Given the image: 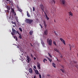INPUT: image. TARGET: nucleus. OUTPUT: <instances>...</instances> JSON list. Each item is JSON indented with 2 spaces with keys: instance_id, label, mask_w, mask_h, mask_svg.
Listing matches in <instances>:
<instances>
[{
  "instance_id": "1",
  "label": "nucleus",
  "mask_w": 78,
  "mask_h": 78,
  "mask_svg": "<svg viewBox=\"0 0 78 78\" xmlns=\"http://www.w3.org/2000/svg\"><path fill=\"white\" fill-rule=\"evenodd\" d=\"M25 22L27 23H29V24H31L32 22H33V20H30L28 19H27L25 20Z\"/></svg>"
},
{
  "instance_id": "2",
  "label": "nucleus",
  "mask_w": 78,
  "mask_h": 78,
  "mask_svg": "<svg viewBox=\"0 0 78 78\" xmlns=\"http://www.w3.org/2000/svg\"><path fill=\"white\" fill-rule=\"evenodd\" d=\"M47 42L48 44V45H52V40H51L50 39L49 40L48 39V38L47 39Z\"/></svg>"
},
{
  "instance_id": "3",
  "label": "nucleus",
  "mask_w": 78,
  "mask_h": 78,
  "mask_svg": "<svg viewBox=\"0 0 78 78\" xmlns=\"http://www.w3.org/2000/svg\"><path fill=\"white\" fill-rule=\"evenodd\" d=\"M40 7L41 9L43 11V12H44V5L42 4L40 5Z\"/></svg>"
},
{
  "instance_id": "4",
  "label": "nucleus",
  "mask_w": 78,
  "mask_h": 78,
  "mask_svg": "<svg viewBox=\"0 0 78 78\" xmlns=\"http://www.w3.org/2000/svg\"><path fill=\"white\" fill-rule=\"evenodd\" d=\"M61 3L62 5H64L66 4V1L65 0H62L61 1Z\"/></svg>"
},
{
  "instance_id": "5",
  "label": "nucleus",
  "mask_w": 78,
  "mask_h": 78,
  "mask_svg": "<svg viewBox=\"0 0 78 78\" xmlns=\"http://www.w3.org/2000/svg\"><path fill=\"white\" fill-rule=\"evenodd\" d=\"M12 31L13 33L16 34H17V32L16 31V30L14 29V28H12Z\"/></svg>"
},
{
  "instance_id": "6",
  "label": "nucleus",
  "mask_w": 78,
  "mask_h": 78,
  "mask_svg": "<svg viewBox=\"0 0 78 78\" xmlns=\"http://www.w3.org/2000/svg\"><path fill=\"white\" fill-rule=\"evenodd\" d=\"M37 67L38 69H41V64L39 62L37 63Z\"/></svg>"
},
{
  "instance_id": "7",
  "label": "nucleus",
  "mask_w": 78,
  "mask_h": 78,
  "mask_svg": "<svg viewBox=\"0 0 78 78\" xmlns=\"http://www.w3.org/2000/svg\"><path fill=\"white\" fill-rule=\"evenodd\" d=\"M60 41H61L62 42L63 44H64V45H66V42H65V41H64V40L62 38H60Z\"/></svg>"
},
{
  "instance_id": "8",
  "label": "nucleus",
  "mask_w": 78,
  "mask_h": 78,
  "mask_svg": "<svg viewBox=\"0 0 78 78\" xmlns=\"http://www.w3.org/2000/svg\"><path fill=\"white\" fill-rule=\"evenodd\" d=\"M27 60L28 61L27 62H29L30 61V58L29 57V56H27Z\"/></svg>"
},
{
  "instance_id": "9",
  "label": "nucleus",
  "mask_w": 78,
  "mask_h": 78,
  "mask_svg": "<svg viewBox=\"0 0 78 78\" xmlns=\"http://www.w3.org/2000/svg\"><path fill=\"white\" fill-rule=\"evenodd\" d=\"M48 34V30H46L44 32V35H47Z\"/></svg>"
},
{
  "instance_id": "10",
  "label": "nucleus",
  "mask_w": 78,
  "mask_h": 78,
  "mask_svg": "<svg viewBox=\"0 0 78 78\" xmlns=\"http://www.w3.org/2000/svg\"><path fill=\"white\" fill-rule=\"evenodd\" d=\"M44 27H45V28H47V24L45 22V21H44Z\"/></svg>"
},
{
  "instance_id": "11",
  "label": "nucleus",
  "mask_w": 78,
  "mask_h": 78,
  "mask_svg": "<svg viewBox=\"0 0 78 78\" xmlns=\"http://www.w3.org/2000/svg\"><path fill=\"white\" fill-rule=\"evenodd\" d=\"M6 8L8 10H10L11 9V6L9 5H7L6 6Z\"/></svg>"
},
{
  "instance_id": "12",
  "label": "nucleus",
  "mask_w": 78,
  "mask_h": 78,
  "mask_svg": "<svg viewBox=\"0 0 78 78\" xmlns=\"http://www.w3.org/2000/svg\"><path fill=\"white\" fill-rule=\"evenodd\" d=\"M29 71L30 73H33V70L31 68H30L29 69Z\"/></svg>"
},
{
  "instance_id": "13",
  "label": "nucleus",
  "mask_w": 78,
  "mask_h": 78,
  "mask_svg": "<svg viewBox=\"0 0 78 78\" xmlns=\"http://www.w3.org/2000/svg\"><path fill=\"white\" fill-rule=\"evenodd\" d=\"M9 3L10 5H13V2L12 1H9Z\"/></svg>"
},
{
  "instance_id": "14",
  "label": "nucleus",
  "mask_w": 78,
  "mask_h": 78,
  "mask_svg": "<svg viewBox=\"0 0 78 78\" xmlns=\"http://www.w3.org/2000/svg\"><path fill=\"white\" fill-rule=\"evenodd\" d=\"M54 51H55L56 52H58V53H59V50L58 49L56 48H55L54 49Z\"/></svg>"
},
{
  "instance_id": "15",
  "label": "nucleus",
  "mask_w": 78,
  "mask_h": 78,
  "mask_svg": "<svg viewBox=\"0 0 78 78\" xmlns=\"http://www.w3.org/2000/svg\"><path fill=\"white\" fill-rule=\"evenodd\" d=\"M44 13L45 14L46 17L47 18L48 20H49V18L48 17V16H47V14H46V13H45V11H44Z\"/></svg>"
},
{
  "instance_id": "16",
  "label": "nucleus",
  "mask_w": 78,
  "mask_h": 78,
  "mask_svg": "<svg viewBox=\"0 0 78 78\" xmlns=\"http://www.w3.org/2000/svg\"><path fill=\"white\" fill-rule=\"evenodd\" d=\"M35 73L36 74H37V75H39V71L37 70H36L35 71Z\"/></svg>"
},
{
  "instance_id": "17",
  "label": "nucleus",
  "mask_w": 78,
  "mask_h": 78,
  "mask_svg": "<svg viewBox=\"0 0 78 78\" xmlns=\"http://www.w3.org/2000/svg\"><path fill=\"white\" fill-rule=\"evenodd\" d=\"M30 35H32L33 33V30H30L29 32Z\"/></svg>"
},
{
  "instance_id": "18",
  "label": "nucleus",
  "mask_w": 78,
  "mask_h": 78,
  "mask_svg": "<svg viewBox=\"0 0 78 78\" xmlns=\"http://www.w3.org/2000/svg\"><path fill=\"white\" fill-rule=\"evenodd\" d=\"M27 16L28 17H31V16H30V13H28V12L27 11Z\"/></svg>"
},
{
  "instance_id": "19",
  "label": "nucleus",
  "mask_w": 78,
  "mask_h": 78,
  "mask_svg": "<svg viewBox=\"0 0 78 78\" xmlns=\"http://www.w3.org/2000/svg\"><path fill=\"white\" fill-rule=\"evenodd\" d=\"M41 43L43 46V47H44L45 45V44H44V41H41Z\"/></svg>"
},
{
  "instance_id": "20",
  "label": "nucleus",
  "mask_w": 78,
  "mask_h": 78,
  "mask_svg": "<svg viewBox=\"0 0 78 78\" xmlns=\"http://www.w3.org/2000/svg\"><path fill=\"white\" fill-rule=\"evenodd\" d=\"M52 66L54 67L55 68H56V64L54 63H53L52 64Z\"/></svg>"
},
{
  "instance_id": "21",
  "label": "nucleus",
  "mask_w": 78,
  "mask_h": 78,
  "mask_svg": "<svg viewBox=\"0 0 78 78\" xmlns=\"http://www.w3.org/2000/svg\"><path fill=\"white\" fill-rule=\"evenodd\" d=\"M47 59H48V60L50 61V62H51V61H52V60L50 58H48V57H47Z\"/></svg>"
},
{
  "instance_id": "22",
  "label": "nucleus",
  "mask_w": 78,
  "mask_h": 78,
  "mask_svg": "<svg viewBox=\"0 0 78 78\" xmlns=\"http://www.w3.org/2000/svg\"><path fill=\"white\" fill-rule=\"evenodd\" d=\"M60 70H61V71H62V72H63V73H64V71H65V70H64V69H60Z\"/></svg>"
},
{
  "instance_id": "23",
  "label": "nucleus",
  "mask_w": 78,
  "mask_h": 78,
  "mask_svg": "<svg viewBox=\"0 0 78 78\" xmlns=\"http://www.w3.org/2000/svg\"><path fill=\"white\" fill-rule=\"evenodd\" d=\"M69 15H70V16H72L73 15V14L72 13V12H69Z\"/></svg>"
},
{
  "instance_id": "24",
  "label": "nucleus",
  "mask_w": 78,
  "mask_h": 78,
  "mask_svg": "<svg viewBox=\"0 0 78 78\" xmlns=\"http://www.w3.org/2000/svg\"><path fill=\"white\" fill-rule=\"evenodd\" d=\"M12 24H14L15 26L16 25V23L15 22H13L12 21Z\"/></svg>"
},
{
  "instance_id": "25",
  "label": "nucleus",
  "mask_w": 78,
  "mask_h": 78,
  "mask_svg": "<svg viewBox=\"0 0 78 78\" xmlns=\"http://www.w3.org/2000/svg\"><path fill=\"white\" fill-rule=\"evenodd\" d=\"M14 38L15 39L16 41H17V37L16 36H14Z\"/></svg>"
},
{
  "instance_id": "26",
  "label": "nucleus",
  "mask_w": 78,
  "mask_h": 78,
  "mask_svg": "<svg viewBox=\"0 0 78 78\" xmlns=\"http://www.w3.org/2000/svg\"><path fill=\"white\" fill-rule=\"evenodd\" d=\"M11 10L12 11V12H14V9H13L12 8H11Z\"/></svg>"
},
{
  "instance_id": "27",
  "label": "nucleus",
  "mask_w": 78,
  "mask_h": 78,
  "mask_svg": "<svg viewBox=\"0 0 78 78\" xmlns=\"http://www.w3.org/2000/svg\"><path fill=\"white\" fill-rule=\"evenodd\" d=\"M19 30H20V31H21V32H22V28H21L20 27L19 28Z\"/></svg>"
},
{
  "instance_id": "28",
  "label": "nucleus",
  "mask_w": 78,
  "mask_h": 78,
  "mask_svg": "<svg viewBox=\"0 0 78 78\" xmlns=\"http://www.w3.org/2000/svg\"><path fill=\"white\" fill-rule=\"evenodd\" d=\"M18 8V9L19 11L20 12H22V11L21 9H19V8Z\"/></svg>"
},
{
  "instance_id": "29",
  "label": "nucleus",
  "mask_w": 78,
  "mask_h": 78,
  "mask_svg": "<svg viewBox=\"0 0 78 78\" xmlns=\"http://www.w3.org/2000/svg\"><path fill=\"white\" fill-rule=\"evenodd\" d=\"M48 55L49 56H50L51 58H52V56H51V55L49 53H48Z\"/></svg>"
},
{
  "instance_id": "30",
  "label": "nucleus",
  "mask_w": 78,
  "mask_h": 78,
  "mask_svg": "<svg viewBox=\"0 0 78 78\" xmlns=\"http://www.w3.org/2000/svg\"><path fill=\"white\" fill-rule=\"evenodd\" d=\"M53 44L54 45H55V46H56V42H55V41H54L53 42Z\"/></svg>"
},
{
  "instance_id": "31",
  "label": "nucleus",
  "mask_w": 78,
  "mask_h": 78,
  "mask_svg": "<svg viewBox=\"0 0 78 78\" xmlns=\"http://www.w3.org/2000/svg\"><path fill=\"white\" fill-rule=\"evenodd\" d=\"M20 36H19V38L20 39H22V36H21V35H19Z\"/></svg>"
},
{
  "instance_id": "32",
  "label": "nucleus",
  "mask_w": 78,
  "mask_h": 78,
  "mask_svg": "<svg viewBox=\"0 0 78 78\" xmlns=\"http://www.w3.org/2000/svg\"><path fill=\"white\" fill-rule=\"evenodd\" d=\"M17 34H19V35H20V33H19V31H17Z\"/></svg>"
},
{
  "instance_id": "33",
  "label": "nucleus",
  "mask_w": 78,
  "mask_h": 78,
  "mask_svg": "<svg viewBox=\"0 0 78 78\" xmlns=\"http://www.w3.org/2000/svg\"><path fill=\"white\" fill-rule=\"evenodd\" d=\"M35 11V8L34 7H33V11Z\"/></svg>"
},
{
  "instance_id": "34",
  "label": "nucleus",
  "mask_w": 78,
  "mask_h": 78,
  "mask_svg": "<svg viewBox=\"0 0 78 78\" xmlns=\"http://www.w3.org/2000/svg\"><path fill=\"white\" fill-rule=\"evenodd\" d=\"M69 46L70 47V50H71V45H70V44H69Z\"/></svg>"
},
{
  "instance_id": "35",
  "label": "nucleus",
  "mask_w": 78,
  "mask_h": 78,
  "mask_svg": "<svg viewBox=\"0 0 78 78\" xmlns=\"http://www.w3.org/2000/svg\"><path fill=\"white\" fill-rule=\"evenodd\" d=\"M39 76L40 77V78H42V77L41 76V74L39 75Z\"/></svg>"
},
{
  "instance_id": "36",
  "label": "nucleus",
  "mask_w": 78,
  "mask_h": 78,
  "mask_svg": "<svg viewBox=\"0 0 78 78\" xmlns=\"http://www.w3.org/2000/svg\"><path fill=\"white\" fill-rule=\"evenodd\" d=\"M34 69H36V66H34Z\"/></svg>"
},
{
  "instance_id": "37",
  "label": "nucleus",
  "mask_w": 78,
  "mask_h": 78,
  "mask_svg": "<svg viewBox=\"0 0 78 78\" xmlns=\"http://www.w3.org/2000/svg\"><path fill=\"white\" fill-rule=\"evenodd\" d=\"M7 12H8V13H9V11L8 10H7Z\"/></svg>"
},
{
  "instance_id": "38",
  "label": "nucleus",
  "mask_w": 78,
  "mask_h": 78,
  "mask_svg": "<svg viewBox=\"0 0 78 78\" xmlns=\"http://www.w3.org/2000/svg\"><path fill=\"white\" fill-rule=\"evenodd\" d=\"M44 61H47V59H46V58H44Z\"/></svg>"
},
{
  "instance_id": "39",
  "label": "nucleus",
  "mask_w": 78,
  "mask_h": 78,
  "mask_svg": "<svg viewBox=\"0 0 78 78\" xmlns=\"http://www.w3.org/2000/svg\"><path fill=\"white\" fill-rule=\"evenodd\" d=\"M11 34H12V35H14V33H12V32L11 33Z\"/></svg>"
},
{
  "instance_id": "40",
  "label": "nucleus",
  "mask_w": 78,
  "mask_h": 78,
  "mask_svg": "<svg viewBox=\"0 0 78 78\" xmlns=\"http://www.w3.org/2000/svg\"><path fill=\"white\" fill-rule=\"evenodd\" d=\"M53 2H54V4H55V0H53Z\"/></svg>"
},
{
  "instance_id": "41",
  "label": "nucleus",
  "mask_w": 78,
  "mask_h": 78,
  "mask_svg": "<svg viewBox=\"0 0 78 78\" xmlns=\"http://www.w3.org/2000/svg\"><path fill=\"white\" fill-rule=\"evenodd\" d=\"M34 60H36V58L35 57H34Z\"/></svg>"
},
{
  "instance_id": "42",
  "label": "nucleus",
  "mask_w": 78,
  "mask_h": 78,
  "mask_svg": "<svg viewBox=\"0 0 78 78\" xmlns=\"http://www.w3.org/2000/svg\"><path fill=\"white\" fill-rule=\"evenodd\" d=\"M31 56L32 57V58H33V56L32 54H31Z\"/></svg>"
},
{
  "instance_id": "43",
  "label": "nucleus",
  "mask_w": 78,
  "mask_h": 78,
  "mask_svg": "<svg viewBox=\"0 0 78 78\" xmlns=\"http://www.w3.org/2000/svg\"><path fill=\"white\" fill-rule=\"evenodd\" d=\"M30 45L31 46V47H33V45H32L31 44H30Z\"/></svg>"
},
{
  "instance_id": "44",
  "label": "nucleus",
  "mask_w": 78,
  "mask_h": 78,
  "mask_svg": "<svg viewBox=\"0 0 78 78\" xmlns=\"http://www.w3.org/2000/svg\"><path fill=\"white\" fill-rule=\"evenodd\" d=\"M62 55L61 54V58H62Z\"/></svg>"
},
{
  "instance_id": "45",
  "label": "nucleus",
  "mask_w": 78,
  "mask_h": 78,
  "mask_svg": "<svg viewBox=\"0 0 78 78\" xmlns=\"http://www.w3.org/2000/svg\"><path fill=\"white\" fill-rule=\"evenodd\" d=\"M14 15H15V16H16V13L15 12V13H14Z\"/></svg>"
},
{
  "instance_id": "46",
  "label": "nucleus",
  "mask_w": 78,
  "mask_h": 78,
  "mask_svg": "<svg viewBox=\"0 0 78 78\" xmlns=\"http://www.w3.org/2000/svg\"><path fill=\"white\" fill-rule=\"evenodd\" d=\"M41 28H42V26H41Z\"/></svg>"
},
{
  "instance_id": "47",
  "label": "nucleus",
  "mask_w": 78,
  "mask_h": 78,
  "mask_svg": "<svg viewBox=\"0 0 78 78\" xmlns=\"http://www.w3.org/2000/svg\"><path fill=\"white\" fill-rule=\"evenodd\" d=\"M43 62H44L45 63V60H44V59L43 60Z\"/></svg>"
},
{
  "instance_id": "48",
  "label": "nucleus",
  "mask_w": 78,
  "mask_h": 78,
  "mask_svg": "<svg viewBox=\"0 0 78 78\" xmlns=\"http://www.w3.org/2000/svg\"><path fill=\"white\" fill-rule=\"evenodd\" d=\"M16 48H19V46H17Z\"/></svg>"
},
{
  "instance_id": "49",
  "label": "nucleus",
  "mask_w": 78,
  "mask_h": 78,
  "mask_svg": "<svg viewBox=\"0 0 78 78\" xmlns=\"http://www.w3.org/2000/svg\"><path fill=\"white\" fill-rule=\"evenodd\" d=\"M55 35H57V34H56V32L55 33Z\"/></svg>"
},
{
  "instance_id": "50",
  "label": "nucleus",
  "mask_w": 78,
  "mask_h": 78,
  "mask_svg": "<svg viewBox=\"0 0 78 78\" xmlns=\"http://www.w3.org/2000/svg\"><path fill=\"white\" fill-rule=\"evenodd\" d=\"M34 78H36V76H35Z\"/></svg>"
},
{
  "instance_id": "51",
  "label": "nucleus",
  "mask_w": 78,
  "mask_h": 78,
  "mask_svg": "<svg viewBox=\"0 0 78 78\" xmlns=\"http://www.w3.org/2000/svg\"><path fill=\"white\" fill-rule=\"evenodd\" d=\"M5 12H7V10H5Z\"/></svg>"
},
{
  "instance_id": "52",
  "label": "nucleus",
  "mask_w": 78,
  "mask_h": 78,
  "mask_svg": "<svg viewBox=\"0 0 78 78\" xmlns=\"http://www.w3.org/2000/svg\"><path fill=\"white\" fill-rule=\"evenodd\" d=\"M55 31H54V34H55Z\"/></svg>"
},
{
  "instance_id": "53",
  "label": "nucleus",
  "mask_w": 78,
  "mask_h": 78,
  "mask_svg": "<svg viewBox=\"0 0 78 78\" xmlns=\"http://www.w3.org/2000/svg\"><path fill=\"white\" fill-rule=\"evenodd\" d=\"M6 1H9V0H6Z\"/></svg>"
},
{
  "instance_id": "54",
  "label": "nucleus",
  "mask_w": 78,
  "mask_h": 78,
  "mask_svg": "<svg viewBox=\"0 0 78 78\" xmlns=\"http://www.w3.org/2000/svg\"><path fill=\"white\" fill-rule=\"evenodd\" d=\"M55 20L54 21L55 22H56V21H55V20Z\"/></svg>"
},
{
  "instance_id": "55",
  "label": "nucleus",
  "mask_w": 78,
  "mask_h": 78,
  "mask_svg": "<svg viewBox=\"0 0 78 78\" xmlns=\"http://www.w3.org/2000/svg\"><path fill=\"white\" fill-rule=\"evenodd\" d=\"M57 61H58V58H57Z\"/></svg>"
},
{
  "instance_id": "56",
  "label": "nucleus",
  "mask_w": 78,
  "mask_h": 78,
  "mask_svg": "<svg viewBox=\"0 0 78 78\" xmlns=\"http://www.w3.org/2000/svg\"><path fill=\"white\" fill-rule=\"evenodd\" d=\"M39 25H40V26H41V24H39Z\"/></svg>"
},
{
  "instance_id": "57",
  "label": "nucleus",
  "mask_w": 78,
  "mask_h": 78,
  "mask_svg": "<svg viewBox=\"0 0 78 78\" xmlns=\"http://www.w3.org/2000/svg\"><path fill=\"white\" fill-rule=\"evenodd\" d=\"M56 59H57V58L56 57H55Z\"/></svg>"
},
{
  "instance_id": "58",
  "label": "nucleus",
  "mask_w": 78,
  "mask_h": 78,
  "mask_svg": "<svg viewBox=\"0 0 78 78\" xmlns=\"http://www.w3.org/2000/svg\"><path fill=\"white\" fill-rule=\"evenodd\" d=\"M72 62H71V63H70L71 64Z\"/></svg>"
},
{
  "instance_id": "59",
  "label": "nucleus",
  "mask_w": 78,
  "mask_h": 78,
  "mask_svg": "<svg viewBox=\"0 0 78 78\" xmlns=\"http://www.w3.org/2000/svg\"><path fill=\"white\" fill-rule=\"evenodd\" d=\"M15 0V1H16V0Z\"/></svg>"
}]
</instances>
